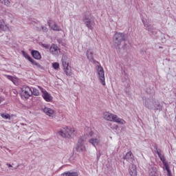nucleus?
I'll return each mask as SVG.
<instances>
[{"label":"nucleus","instance_id":"2","mask_svg":"<svg viewBox=\"0 0 176 176\" xmlns=\"http://www.w3.org/2000/svg\"><path fill=\"white\" fill-rule=\"evenodd\" d=\"M103 119L107 122H114L115 123H118V124H126V121L120 118H119L116 114L112 113L105 111L103 113Z\"/></svg>","mask_w":176,"mask_h":176},{"label":"nucleus","instance_id":"28","mask_svg":"<svg viewBox=\"0 0 176 176\" xmlns=\"http://www.w3.org/2000/svg\"><path fill=\"white\" fill-rule=\"evenodd\" d=\"M52 67L54 69H58L60 68V64L57 62L52 63Z\"/></svg>","mask_w":176,"mask_h":176},{"label":"nucleus","instance_id":"6","mask_svg":"<svg viewBox=\"0 0 176 176\" xmlns=\"http://www.w3.org/2000/svg\"><path fill=\"white\" fill-rule=\"evenodd\" d=\"M32 95V89L28 86H23L21 91V97L23 100H28Z\"/></svg>","mask_w":176,"mask_h":176},{"label":"nucleus","instance_id":"39","mask_svg":"<svg viewBox=\"0 0 176 176\" xmlns=\"http://www.w3.org/2000/svg\"><path fill=\"white\" fill-rule=\"evenodd\" d=\"M7 166H8V167H12V164H8Z\"/></svg>","mask_w":176,"mask_h":176},{"label":"nucleus","instance_id":"21","mask_svg":"<svg viewBox=\"0 0 176 176\" xmlns=\"http://www.w3.org/2000/svg\"><path fill=\"white\" fill-rule=\"evenodd\" d=\"M86 56L89 61H93V60H94V58L93 57V50L91 49L87 50Z\"/></svg>","mask_w":176,"mask_h":176},{"label":"nucleus","instance_id":"40","mask_svg":"<svg viewBox=\"0 0 176 176\" xmlns=\"http://www.w3.org/2000/svg\"><path fill=\"white\" fill-rule=\"evenodd\" d=\"M164 170H166V167L164 166Z\"/></svg>","mask_w":176,"mask_h":176},{"label":"nucleus","instance_id":"10","mask_svg":"<svg viewBox=\"0 0 176 176\" xmlns=\"http://www.w3.org/2000/svg\"><path fill=\"white\" fill-rule=\"evenodd\" d=\"M38 89H39L41 91L43 100H45L46 102H52V101L53 100V96H52V95L49 94V92H47L46 89L42 88V87L38 86Z\"/></svg>","mask_w":176,"mask_h":176},{"label":"nucleus","instance_id":"38","mask_svg":"<svg viewBox=\"0 0 176 176\" xmlns=\"http://www.w3.org/2000/svg\"><path fill=\"white\" fill-rule=\"evenodd\" d=\"M97 160H100V155H97Z\"/></svg>","mask_w":176,"mask_h":176},{"label":"nucleus","instance_id":"30","mask_svg":"<svg viewBox=\"0 0 176 176\" xmlns=\"http://www.w3.org/2000/svg\"><path fill=\"white\" fill-rule=\"evenodd\" d=\"M32 91L34 96H39V90H38L37 89L33 88V90Z\"/></svg>","mask_w":176,"mask_h":176},{"label":"nucleus","instance_id":"26","mask_svg":"<svg viewBox=\"0 0 176 176\" xmlns=\"http://www.w3.org/2000/svg\"><path fill=\"white\" fill-rule=\"evenodd\" d=\"M0 3H3L6 6H10V1L9 0H0Z\"/></svg>","mask_w":176,"mask_h":176},{"label":"nucleus","instance_id":"1","mask_svg":"<svg viewBox=\"0 0 176 176\" xmlns=\"http://www.w3.org/2000/svg\"><path fill=\"white\" fill-rule=\"evenodd\" d=\"M84 135L87 138H90L89 140V143L94 146V148H97L98 145L101 144V137L98 133H95L91 128L86 127L85 129Z\"/></svg>","mask_w":176,"mask_h":176},{"label":"nucleus","instance_id":"33","mask_svg":"<svg viewBox=\"0 0 176 176\" xmlns=\"http://www.w3.org/2000/svg\"><path fill=\"white\" fill-rule=\"evenodd\" d=\"M124 80H127V79H129V75H127V73H126V72H124Z\"/></svg>","mask_w":176,"mask_h":176},{"label":"nucleus","instance_id":"27","mask_svg":"<svg viewBox=\"0 0 176 176\" xmlns=\"http://www.w3.org/2000/svg\"><path fill=\"white\" fill-rule=\"evenodd\" d=\"M5 76L6 78H7V79H8L9 80H11L12 83H14V82H16V78L9 75H5Z\"/></svg>","mask_w":176,"mask_h":176},{"label":"nucleus","instance_id":"37","mask_svg":"<svg viewBox=\"0 0 176 176\" xmlns=\"http://www.w3.org/2000/svg\"><path fill=\"white\" fill-rule=\"evenodd\" d=\"M3 101V98L2 96H0V104Z\"/></svg>","mask_w":176,"mask_h":176},{"label":"nucleus","instance_id":"24","mask_svg":"<svg viewBox=\"0 0 176 176\" xmlns=\"http://www.w3.org/2000/svg\"><path fill=\"white\" fill-rule=\"evenodd\" d=\"M60 176H78L77 173L73 172H65L60 175Z\"/></svg>","mask_w":176,"mask_h":176},{"label":"nucleus","instance_id":"5","mask_svg":"<svg viewBox=\"0 0 176 176\" xmlns=\"http://www.w3.org/2000/svg\"><path fill=\"white\" fill-rule=\"evenodd\" d=\"M86 140H87V138H86V136H82L78 139V142L76 145V150L78 152H86V146H85V141Z\"/></svg>","mask_w":176,"mask_h":176},{"label":"nucleus","instance_id":"32","mask_svg":"<svg viewBox=\"0 0 176 176\" xmlns=\"http://www.w3.org/2000/svg\"><path fill=\"white\" fill-rule=\"evenodd\" d=\"M29 61L31 63V64H32L33 65H35V64H36V61H35V60L32 59V58H31Z\"/></svg>","mask_w":176,"mask_h":176},{"label":"nucleus","instance_id":"11","mask_svg":"<svg viewBox=\"0 0 176 176\" xmlns=\"http://www.w3.org/2000/svg\"><path fill=\"white\" fill-rule=\"evenodd\" d=\"M155 101L156 99L153 97L147 98L143 100V104L146 108H148V109H153V105L155 104Z\"/></svg>","mask_w":176,"mask_h":176},{"label":"nucleus","instance_id":"19","mask_svg":"<svg viewBox=\"0 0 176 176\" xmlns=\"http://www.w3.org/2000/svg\"><path fill=\"white\" fill-rule=\"evenodd\" d=\"M124 159L126 162H129V163H133V162H134V155H133V153H131V151L126 153Z\"/></svg>","mask_w":176,"mask_h":176},{"label":"nucleus","instance_id":"15","mask_svg":"<svg viewBox=\"0 0 176 176\" xmlns=\"http://www.w3.org/2000/svg\"><path fill=\"white\" fill-rule=\"evenodd\" d=\"M43 112L47 115V116H49L50 118H54L56 116V111L52 108L49 107H44L42 109Z\"/></svg>","mask_w":176,"mask_h":176},{"label":"nucleus","instance_id":"20","mask_svg":"<svg viewBox=\"0 0 176 176\" xmlns=\"http://www.w3.org/2000/svg\"><path fill=\"white\" fill-rule=\"evenodd\" d=\"M129 174L131 176H137V166L131 165L129 168Z\"/></svg>","mask_w":176,"mask_h":176},{"label":"nucleus","instance_id":"12","mask_svg":"<svg viewBox=\"0 0 176 176\" xmlns=\"http://www.w3.org/2000/svg\"><path fill=\"white\" fill-rule=\"evenodd\" d=\"M148 176H159L160 171L159 168L155 165H150L148 170Z\"/></svg>","mask_w":176,"mask_h":176},{"label":"nucleus","instance_id":"23","mask_svg":"<svg viewBox=\"0 0 176 176\" xmlns=\"http://www.w3.org/2000/svg\"><path fill=\"white\" fill-rule=\"evenodd\" d=\"M162 106L160 104V102L157 101V100H155V102H154L153 109L158 111H162Z\"/></svg>","mask_w":176,"mask_h":176},{"label":"nucleus","instance_id":"9","mask_svg":"<svg viewBox=\"0 0 176 176\" xmlns=\"http://www.w3.org/2000/svg\"><path fill=\"white\" fill-rule=\"evenodd\" d=\"M62 65L63 67V71L67 76H71L72 75V69H71L69 63L67 62L65 56L62 58Z\"/></svg>","mask_w":176,"mask_h":176},{"label":"nucleus","instance_id":"17","mask_svg":"<svg viewBox=\"0 0 176 176\" xmlns=\"http://www.w3.org/2000/svg\"><path fill=\"white\" fill-rule=\"evenodd\" d=\"M12 30V26H10L9 24L5 23L3 22H0V31H10Z\"/></svg>","mask_w":176,"mask_h":176},{"label":"nucleus","instance_id":"7","mask_svg":"<svg viewBox=\"0 0 176 176\" xmlns=\"http://www.w3.org/2000/svg\"><path fill=\"white\" fill-rule=\"evenodd\" d=\"M157 153L160 160L162 162L164 167H165V169L168 173L167 175L173 176V175L171 174V170H170V166H168V164L166 161V157H164V155L162 154V151H160V150H157Z\"/></svg>","mask_w":176,"mask_h":176},{"label":"nucleus","instance_id":"8","mask_svg":"<svg viewBox=\"0 0 176 176\" xmlns=\"http://www.w3.org/2000/svg\"><path fill=\"white\" fill-rule=\"evenodd\" d=\"M98 78L99 82H100L102 86H105V73L104 72V68L101 65L96 66Z\"/></svg>","mask_w":176,"mask_h":176},{"label":"nucleus","instance_id":"35","mask_svg":"<svg viewBox=\"0 0 176 176\" xmlns=\"http://www.w3.org/2000/svg\"><path fill=\"white\" fill-rule=\"evenodd\" d=\"M35 67H36V68H41L42 69V66L41 65H39V63H35Z\"/></svg>","mask_w":176,"mask_h":176},{"label":"nucleus","instance_id":"3","mask_svg":"<svg viewBox=\"0 0 176 176\" xmlns=\"http://www.w3.org/2000/svg\"><path fill=\"white\" fill-rule=\"evenodd\" d=\"M58 134L65 138H71L75 134V128L65 126L58 132Z\"/></svg>","mask_w":176,"mask_h":176},{"label":"nucleus","instance_id":"29","mask_svg":"<svg viewBox=\"0 0 176 176\" xmlns=\"http://www.w3.org/2000/svg\"><path fill=\"white\" fill-rule=\"evenodd\" d=\"M22 54L23 55L25 58H27V60H31V57L30 56H28V54H27V52L22 51Z\"/></svg>","mask_w":176,"mask_h":176},{"label":"nucleus","instance_id":"4","mask_svg":"<svg viewBox=\"0 0 176 176\" xmlns=\"http://www.w3.org/2000/svg\"><path fill=\"white\" fill-rule=\"evenodd\" d=\"M126 41V34L116 32L113 36V42L116 46H120L123 41Z\"/></svg>","mask_w":176,"mask_h":176},{"label":"nucleus","instance_id":"14","mask_svg":"<svg viewBox=\"0 0 176 176\" xmlns=\"http://www.w3.org/2000/svg\"><path fill=\"white\" fill-rule=\"evenodd\" d=\"M61 52L60 51V48L56 44H52L50 47V53L52 54V56H58Z\"/></svg>","mask_w":176,"mask_h":176},{"label":"nucleus","instance_id":"31","mask_svg":"<svg viewBox=\"0 0 176 176\" xmlns=\"http://www.w3.org/2000/svg\"><path fill=\"white\" fill-rule=\"evenodd\" d=\"M40 46H41V47H43L44 49H49V47H50V45L49 44L40 43Z\"/></svg>","mask_w":176,"mask_h":176},{"label":"nucleus","instance_id":"18","mask_svg":"<svg viewBox=\"0 0 176 176\" xmlns=\"http://www.w3.org/2000/svg\"><path fill=\"white\" fill-rule=\"evenodd\" d=\"M143 24H144L146 30H147V31H148V32L153 34V31H155V29L153 28V26L150 24L149 22H148L146 21H143Z\"/></svg>","mask_w":176,"mask_h":176},{"label":"nucleus","instance_id":"16","mask_svg":"<svg viewBox=\"0 0 176 176\" xmlns=\"http://www.w3.org/2000/svg\"><path fill=\"white\" fill-rule=\"evenodd\" d=\"M48 25L53 31H62L61 27L58 26L56 21L53 20H50L48 21Z\"/></svg>","mask_w":176,"mask_h":176},{"label":"nucleus","instance_id":"36","mask_svg":"<svg viewBox=\"0 0 176 176\" xmlns=\"http://www.w3.org/2000/svg\"><path fill=\"white\" fill-rule=\"evenodd\" d=\"M42 30H43V31L44 32H47V28L43 26V27H42Z\"/></svg>","mask_w":176,"mask_h":176},{"label":"nucleus","instance_id":"34","mask_svg":"<svg viewBox=\"0 0 176 176\" xmlns=\"http://www.w3.org/2000/svg\"><path fill=\"white\" fill-rule=\"evenodd\" d=\"M112 126V124H110L111 129L118 130V125L114 124V126Z\"/></svg>","mask_w":176,"mask_h":176},{"label":"nucleus","instance_id":"13","mask_svg":"<svg viewBox=\"0 0 176 176\" xmlns=\"http://www.w3.org/2000/svg\"><path fill=\"white\" fill-rule=\"evenodd\" d=\"M83 21L89 30H93L96 24L94 21H92L87 15L83 16Z\"/></svg>","mask_w":176,"mask_h":176},{"label":"nucleus","instance_id":"22","mask_svg":"<svg viewBox=\"0 0 176 176\" xmlns=\"http://www.w3.org/2000/svg\"><path fill=\"white\" fill-rule=\"evenodd\" d=\"M32 56L35 58L36 60H41L42 56H41V54L38 51L32 50Z\"/></svg>","mask_w":176,"mask_h":176},{"label":"nucleus","instance_id":"25","mask_svg":"<svg viewBox=\"0 0 176 176\" xmlns=\"http://www.w3.org/2000/svg\"><path fill=\"white\" fill-rule=\"evenodd\" d=\"M0 116H1L3 119L10 120V115L8 113H0Z\"/></svg>","mask_w":176,"mask_h":176}]
</instances>
